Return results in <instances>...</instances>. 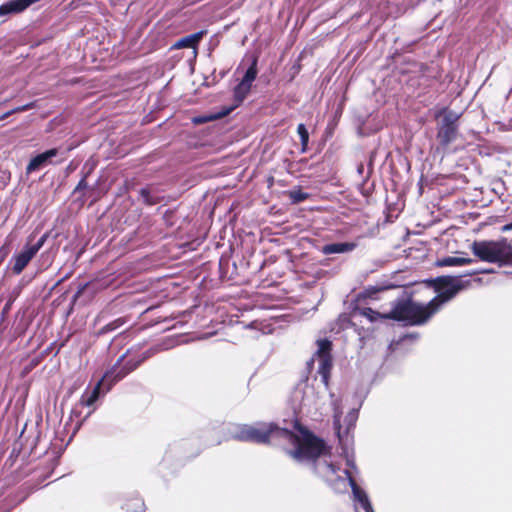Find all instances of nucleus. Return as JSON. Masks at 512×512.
Listing matches in <instances>:
<instances>
[{"instance_id": "nucleus-1", "label": "nucleus", "mask_w": 512, "mask_h": 512, "mask_svg": "<svg viewBox=\"0 0 512 512\" xmlns=\"http://www.w3.org/2000/svg\"><path fill=\"white\" fill-rule=\"evenodd\" d=\"M300 432L301 436L273 422H258L233 425L229 435L242 442L282 446L296 462L308 466L318 477L329 479V475L335 473V467L325 458L328 445L307 429H300Z\"/></svg>"}, {"instance_id": "nucleus-2", "label": "nucleus", "mask_w": 512, "mask_h": 512, "mask_svg": "<svg viewBox=\"0 0 512 512\" xmlns=\"http://www.w3.org/2000/svg\"><path fill=\"white\" fill-rule=\"evenodd\" d=\"M425 283L429 287H432L438 294L427 304L415 302V305L420 307V311L417 312L416 317L421 321V325L426 323L444 303L453 299L460 291L468 288L471 281L453 276H439L427 279Z\"/></svg>"}, {"instance_id": "nucleus-3", "label": "nucleus", "mask_w": 512, "mask_h": 512, "mask_svg": "<svg viewBox=\"0 0 512 512\" xmlns=\"http://www.w3.org/2000/svg\"><path fill=\"white\" fill-rule=\"evenodd\" d=\"M419 311L420 307L415 305V301L411 297H408L394 301L392 309L387 313H380L370 307H365L361 309V315L370 322L392 319L404 322L406 325L415 326L421 325V321L416 317Z\"/></svg>"}, {"instance_id": "nucleus-4", "label": "nucleus", "mask_w": 512, "mask_h": 512, "mask_svg": "<svg viewBox=\"0 0 512 512\" xmlns=\"http://www.w3.org/2000/svg\"><path fill=\"white\" fill-rule=\"evenodd\" d=\"M471 251L481 261L497 263L500 267L512 266V245L506 238L498 241H474Z\"/></svg>"}, {"instance_id": "nucleus-5", "label": "nucleus", "mask_w": 512, "mask_h": 512, "mask_svg": "<svg viewBox=\"0 0 512 512\" xmlns=\"http://www.w3.org/2000/svg\"><path fill=\"white\" fill-rule=\"evenodd\" d=\"M461 114L450 110L448 108H442L435 113L436 124V139L439 147L442 150H446L451 143L457 140L459 136V119Z\"/></svg>"}, {"instance_id": "nucleus-6", "label": "nucleus", "mask_w": 512, "mask_h": 512, "mask_svg": "<svg viewBox=\"0 0 512 512\" xmlns=\"http://www.w3.org/2000/svg\"><path fill=\"white\" fill-rule=\"evenodd\" d=\"M319 401V393L308 379L299 381L289 396V405L295 415L309 414L312 409H317Z\"/></svg>"}, {"instance_id": "nucleus-7", "label": "nucleus", "mask_w": 512, "mask_h": 512, "mask_svg": "<svg viewBox=\"0 0 512 512\" xmlns=\"http://www.w3.org/2000/svg\"><path fill=\"white\" fill-rule=\"evenodd\" d=\"M325 458L329 463H331L335 467V473L330 474L329 479H325L324 477H321V478L325 482H327L331 487H333V489H335V490H339L341 485L343 486V488H345L346 487L345 483H346V481H348V483L352 489L354 500L360 504V506L362 507V509L365 512H374L371 502L368 498V495L366 494V492L363 489H361L357 485L355 479L352 476L351 470L346 469L344 471V474L346 476L345 478H343L337 474V472L339 471V467L336 466L334 463H332L330 460L331 451H330L329 446H328V454L325 456Z\"/></svg>"}, {"instance_id": "nucleus-8", "label": "nucleus", "mask_w": 512, "mask_h": 512, "mask_svg": "<svg viewBox=\"0 0 512 512\" xmlns=\"http://www.w3.org/2000/svg\"><path fill=\"white\" fill-rule=\"evenodd\" d=\"M317 343L318 349L315 353L318 362L317 373L324 388L328 390L332 369V357L330 354L332 343L328 339H320Z\"/></svg>"}, {"instance_id": "nucleus-9", "label": "nucleus", "mask_w": 512, "mask_h": 512, "mask_svg": "<svg viewBox=\"0 0 512 512\" xmlns=\"http://www.w3.org/2000/svg\"><path fill=\"white\" fill-rule=\"evenodd\" d=\"M47 238L48 234L45 233L38 239L36 243H27L19 253L13 255L11 262H13L12 271L14 274L19 275L27 267L30 261L43 247Z\"/></svg>"}, {"instance_id": "nucleus-10", "label": "nucleus", "mask_w": 512, "mask_h": 512, "mask_svg": "<svg viewBox=\"0 0 512 512\" xmlns=\"http://www.w3.org/2000/svg\"><path fill=\"white\" fill-rule=\"evenodd\" d=\"M334 429L339 438V441L342 442L344 437H348L350 430L355 427L356 421L358 419V410L352 409L346 415L344 419V425L341 424V412L337 407L334 408Z\"/></svg>"}, {"instance_id": "nucleus-11", "label": "nucleus", "mask_w": 512, "mask_h": 512, "mask_svg": "<svg viewBox=\"0 0 512 512\" xmlns=\"http://www.w3.org/2000/svg\"><path fill=\"white\" fill-rule=\"evenodd\" d=\"M129 351L121 355L116 363L102 377L105 384V392H108L114 384L125 378L129 372L123 367L122 362L127 357Z\"/></svg>"}, {"instance_id": "nucleus-12", "label": "nucleus", "mask_w": 512, "mask_h": 512, "mask_svg": "<svg viewBox=\"0 0 512 512\" xmlns=\"http://www.w3.org/2000/svg\"><path fill=\"white\" fill-rule=\"evenodd\" d=\"M57 155H58L57 148H52L43 153L37 154L29 161V163L26 167V173L31 174L35 171L40 170L41 168L50 164L52 161V158L56 157Z\"/></svg>"}, {"instance_id": "nucleus-13", "label": "nucleus", "mask_w": 512, "mask_h": 512, "mask_svg": "<svg viewBox=\"0 0 512 512\" xmlns=\"http://www.w3.org/2000/svg\"><path fill=\"white\" fill-rule=\"evenodd\" d=\"M357 247L354 242H336L329 243L322 247V253L325 255L342 254L353 251Z\"/></svg>"}, {"instance_id": "nucleus-14", "label": "nucleus", "mask_w": 512, "mask_h": 512, "mask_svg": "<svg viewBox=\"0 0 512 512\" xmlns=\"http://www.w3.org/2000/svg\"><path fill=\"white\" fill-rule=\"evenodd\" d=\"M205 31H199L177 40L172 48L173 49H182V48H193L194 50L197 48L199 42L203 38Z\"/></svg>"}, {"instance_id": "nucleus-15", "label": "nucleus", "mask_w": 512, "mask_h": 512, "mask_svg": "<svg viewBox=\"0 0 512 512\" xmlns=\"http://www.w3.org/2000/svg\"><path fill=\"white\" fill-rule=\"evenodd\" d=\"M105 386L104 381L102 379L97 383V385L91 390L86 391L80 398L79 404L81 406L91 407L94 403L99 399L101 395V387Z\"/></svg>"}, {"instance_id": "nucleus-16", "label": "nucleus", "mask_w": 512, "mask_h": 512, "mask_svg": "<svg viewBox=\"0 0 512 512\" xmlns=\"http://www.w3.org/2000/svg\"><path fill=\"white\" fill-rule=\"evenodd\" d=\"M475 260L468 257L447 256L436 261V266H463L474 263Z\"/></svg>"}, {"instance_id": "nucleus-17", "label": "nucleus", "mask_w": 512, "mask_h": 512, "mask_svg": "<svg viewBox=\"0 0 512 512\" xmlns=\"http://www.w3.org/2000/svg\"><path fill=\"white\" fill-rule=\"evenodd\" d=\"M139 195L142 202L148 206L156 205L161 201V197L158 194L153 193L149 188H141L139 190Z\"/></svg>"}, {"instance_id": "nucleus-18", "label": "nucleus", "mask_w": 512, "mask_h": 512, "mask_svg": "<svg viewBox=\"0 0 512 512\" xmlns=\"http://www.w3.org/2000/svg\"><path fill=\"white\" fill-rule=\"evenodd\" d=\"M149 356L150 355L148 353H144L142 354L141 357L138 358L130 357L127 360L125 358L124 361L122 362V365L130 374L131 372L136 370L141 365V363L144 362Z\"/></svg>"}, {"instance_id": "nucleus-19", "label": "nucleus", "mask_w": 512, "mask_h": 512, "mask_svg": "<svg viewBox=\"0 0 512 512\" xmlns=\"http://www.w3.org/2000/svg\"><path fill=\"white\" fill-rule=\"evenodd\" d=\"M257 73H258V70H257V59L254 58L251 65L248 67V69L246 70L242 80L240 82L248 85V86H252V83L253 81L256 79L257 77Z\"/></svg>"}, {"instance_id": "nucleus-20", "label": "nucleus", "mask_w": 512, "mask_h": 512, "mask_svg": "<svg viewBox=\"0 0 512 512\" xmlns=\"http://www.w3.org/2000/svg\"><path fill=\"white\" fill-rule=\"evenodd\" d=\"M251 90V86H248L242 82H240L235 88H234V99L236 102V106H238L240 103L244 101L246 96Z\"/></svg>"}, {"instance_id": "nucleus-21", "label": "nucleus", "mask_w": 512, "mask_h": 512, "mask_svg": "<svg viewBox=\"0 0 512 512\" xmlns=\"http://www.w3.org/2000/svg\"><path fill=\"white\" fill-rule=\"evenodd\" d=\"M233 108L234 107L227 108L224 111H222L220 113H217V114H211V115H207V116H197V117H194L193 118V122L195 124H203V123H206V122H209V121H213V120L219 119L221 117H224V116L228 115L233 110Z\"/></svg>"}, {"instance_id": "nucleus-22", "label": "nucleus", "mask_w": 512, "mask_h": 512, "mask_svg": "<svg viewBox=\"0 0 512 512\" xmlns=\"http://www.w3.org/2000/svg\"><path fill=\"white\" fill-rule=\"evenodd\" d=\"M124 324V320L122 318H118L110 323H108L107 325L103 326L99 333L100 334H106V333H109L111 331H114L116 330L117 328H119L120 326H122Z\"/></svg>"}, {"instance_id": "nucleus-23", "label": "nucleus", "mask_w": 512, "mask_h": 512, "mask_svg": "<svg viewBox=\"0 0 512 512\" xmlns=\"http://www.w3.org/2000/svg\"><path fill=\"white\" fill-rule=\"evenodd\" d=\"M309 197V194L306 192H303L302 190H296L290 192V199L293 203H301L305 200H307Z\"/></svg>"}, {"instance_id": "nucleus-24", "label": "nucleus", "mask_w": 512, "mask_h": 512, "mask_svg": "<svg viewBox=\"0 0 512 512\" xmlns=\"http://www.w3.org/2000/svg\"><path fill=\"white\" fill-rule=\"evenodd\" d=\"M297 133L300 137L301 143H303L305 145V142H309V133H308V130H307L305 124L300 123L297 126Z\"/></svg>"}, {"instance_id": "nucleus-25", "label": "nucleus", "mask_w": 512, "mask_h": 512, "mask_svg": "<svg viewBox=\"0 0 512 512\" xmlns=\"http://www.w3.org/2000/svg\"><path fill=\"white\" fill-rule=\"evenodd\" d=\"M33 104L32 103H29V104H26V105H23V106H20V107H17L9 112H6L5 114H3L2 116H0V120H4L6 119L9 115H11L12 113L14 112H20V111H26L30 108H32Z\"/></svg>"}, {"instance_id": "nucleus-26", "label": "nucleus", "mask_w": 512, "mask_h": 512, "mask_svg": "<svg viewBox=\"0 0 512 512\" xmlns=\"http://www.w3.org/2000/svg\"><path fill=\"white\" fill-rule=\"evenodd\" d=\"M494 269H477V270H471L464 274V276H473L477 274H490L494 273Z\"/></svg>"}, {"instance_id": "nucleus-27", "label": "nucleus", "mask_w": 512, "mask_h": 512, "mask_svg": "<svg viewBox=\"0 0 512 512\" xmlns=\"http://www.w3.org/2000/svg\"><path fill=\"white\" fill-rule=\"evenodd\" d=\"M87 188L86 176H84L77 184V186L73 190V194H77L80 191Z\"/></svg>"}, {"instance_id": "nucleus-28", "label": "nucleus", "mask_w": 512, "mask_h": 512, "mask_svg": "<svg viewBox=\"0 0 512 512\" xmlns=\"http://www.w3.org/2000/svg\"><path fill=\"white\" fill-rule=\"evenodd\" d=\"M417 337H418V335L416 333L405 334L399 338V340L397 341V344H400L406 340H415V339H417Z\"/></svg>"}, {"instance_id": "nucleus-29", "label": "nucleus", "mask_w": 512, "mask_h": 512, "mask_svg": "<svg viewBox=\"0 0 512 512\" xmlns=\"http://www.w3.org/2000/svg\"><path fill=\"white\" fill-rule=\"evenodd\" d=\"M346 464H347V466H348L351 470H353V471L357 472V467H356V464H355V461H354L353 457H347V458H346Z\"/></svg>"}, {"instance_id": "nucleus-30", "label": "nucleus", "mask_w": 512, "mask_h": 512, "mask_svg": "<svg viewBox=\"0 0 512 512\" xmlns=\"http://www.w3.org/2000/svg\"><path fill=\"white\" fill-rule=\"evenodd\" d=\"M357 173H358L360 176H363V173H364V164H363V163H360V164L357 166Z\"/></svg>"}, {"instance_id": "nucleus-31", "label": "nucleus", "mask_w": 512, "mask_h": 512, "mask_svg": "<svg viewBox=\"0 0 512 512\" xmlns=\"http://www.w3.org/2000/svg\"><path fill=\"white\" fill-rule=\"evenodd\" d=\"M308 150V142H305V145L301 143V152L305 153Z\"/></svg>"}, {"instance_id": "nucleus-32", "label": "nucleus", "mask_w": 512, "mask_h": 512, "mask_svg": "<svg viewBox=\"0 0 512 512\" xmlns=\"http://www.w3.org/2000/svg\"><path fill=\"white\" fill-rule=\"evenodd\" d=\"M372 171V158H370V162H369V172L368 174L364 177V179L366 180L367 178H369V174L371 173Z\"/></svg>"}, {"instance_id": "nucleus-33", "label": "nucleus", "mask_w": 512, "mask_h": 512, "mask_svg": "<svg viewBox=\"0 0 512 512\" xmlns=\"http://www.w3.org/2000/svg\"><path fill=\"white\" fill-rule=\"evenodd\" d=\"M512 229V222L510 224H507L504 226V230H510Z\"/></svg>"}, {"instance_id": "nucleus-34", "label": "nucleus", "mask_w": 512, "mask_h": 512, "mask_svg": "<svg viewBox=\"0 0 512 512\" xmlns=\"http://www.w3.org/2000/svg\"><path fill=\"white\" fill-rule=\"evenodd\" d=\"M93 411H94V409H93V410H91V411H89V412L87 413V415L85 416V418H84V419H86L87 417H89Z\"/></svg>"}]
</instances>
